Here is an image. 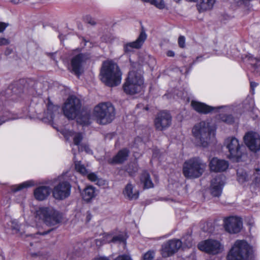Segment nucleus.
I'll return each instance as SVG.
<instances>
[{
  "instance_id": "c9c22d12",
  "label": "nucleus",
  "mask_w": 260,
  "mask_h": 260,
  "mask_svg": "<svg viewBox=\"0 0 260 260\" xmlns=\"http://www.w3.org/2000/svg\"><path fill=\"white\" fill-rule=\"evenodd\" d=\"M220 119L221 120L228 124H232L234 121V117L231 115H220Z\"/></svg>"
},
{
  "instance_id": "4d7b16f0",
  "label": "nucleus",
  "mask_w": 260,
  "mask_h": 260,
  "mask_svg": "<svg viewBox=\"0 0 260 260\" xmlns=\"http://www.w3.org/2000/svg\"><path fill=\"white\" fill-rule=\"evenodd\" d=\"M11 50L9 49H7L6 51V54H10L11 53Z\"/></svg>"
},
{
  "instance_id": "dca6fc26",
  "label": "nucleus",
  "mask_w": 260,
  "mask_h": 260,
  "mask_svg": "<svg viewBox=\"0 0 260 260\" xmlns=\"http://www.w3.org/2000/svg\"><path fill=\"white\" fill-rule=\"evenodd\" d=\"M172 117L170 114L166 111H162L158 113L154 121L156 128L162 131L170 126Z\"/></svg>"
},
{
  "instance_id": "de8ad7c7",
  "label": "nucleus",
  "mask_w": 260,
  "mask_h": 260,
  "mask_svg": "<svg viewBox=\"0 0 260 260\" xmlns=\"http://www.w3.org/2000/svg\"><path fill=\"white\" fill-rule=\"evenodd\" d=\"M159 156V150L157 148L154 149L153 150V154H152L153 157L156 158V157H158Z\"/></svg>"
},
{
  "instance_id": "bb28decb",
  "label": "nucleus",
  "mask_w": 260,
  "mask_h": 260,
  "mask_svg": "<svg viewBox=\"0 0 260 260\" xmlns=\"http://www.w3.org/2000/svg\"><path fill=\"white\" fill-rule=\"evenodd\" d=\"M59 108L57 106L53 105L52 103L49 102L48 104L47 110L46 114V117L44 118L46 119L49 122H51L54 118V116L56 113H58Z\"/></svg>"
},
{
  "instance_id": "20e7f679",
  "label": "nucleus",
  "mask_w": 260,
  "mask_h": 260,
  "mask_svg": "<svg viewBox=\"0 0 260 260\" xmlns=\"http://www.w3.org/2000/svg\"><path fill=\"white\" fill-rule=\"evenodd\" d=\"M36 217L42 220L48 226H54L60 223L62 215L52 207H42L36 211Z\"/></svg>"
},
{
  "instance_id": "4be33fe9",
  "label": "nucleus",
  "mask_w": 260,
  "mask_h": 260,
  "mask_svg": "<svg viewBox=\"0 0 260 260\" xmlns=\"http://www.w3.org/2000/svg\"><path fill=\"white\" fill-rule=\"evenodd\" d=\"M134 185L128 183L123 190L124 197L129 200H135L138 199L139 192L137 190H134Z\"/></svg>"
},
{
  "instance_id": "7ed1b4c3",
  "label": "nucleus",
  "mask_w": 260,
  "mask_h": 260,
  "mask_svg": "<svg viewBox=\"0 0 260 260\" xmlns=\"http://www.w3.org/2000/svg\"><path fill=\"white\" fill-rule=\"evenodd\" d=\"M206 167V163L201 158L193 157L184 162L183 174L186 178H197L202 175Z\"/></svg>"
},
{
  "instance_id": "2eb2a0df",
  "label": "nucleus",
  "mask_w": 260,
  "mask_h": 260,
  "mask_svg": "<svg viewBox=\"0 0 260 260\" xmlns=\"http://www.w3.org/2000/svg\"><path fill=\"white\" fill-rule=\"evenodd\" d=\"M244 140L251 151L257 152L260 150V137L257 133L248 132L245 135Z\"/></svg>"
},
{
  "instance_id": "5701e85b",
  "label": "nucleus",
  "mask_w": 260,
  "mask_h": 260,
  "mask_svg": "<svg viewBox=\"0 0 260 260\" xmlns=\"http://www.w3.org/2000/svg\"><path fill=\"white\" fill-rule=\"evenodd\" d=\"M50 189L48 186H42L37 188L34 192L35 198L39 201L45 200L50 194Z\"/></svg>"
},
{
  "instance_id": "864d4df0",
  "label": "nucleus",
  "mask_w": 260,
  "mask_h": 260,
  "mask_svg": "<svg viewBox=\"0 0 260 260\" xmlns=\"http://www.w3.org/2000/svg\"><path fill=\"white\" fill-rule=\"evenodd\" d=\"M167 55L170 57H173L175 55V53L173 51H169L167 52Z\"/></svg>"
},
{
  "instance_id": "a211bd4d",
  "label": "nucleus",
  "mask_w": 260,
  "mask_h": 260,
  "mask_svg": "<svg viewBox=\"0 0 260 260\" xmlns=\"http://www.w3.org/2000/svg\"><path fill=\"white\" fill-rule=\"evenodd\" d=\"M191 105L195 111L203 114H207L213 111H217V110L220 109H223L225 111H226L229 109V108L226 106L211 107L206 105L203 103H201L195 101H192L191 102Z\"/></svg>"
},
{
  "instance_id": "8fccbe9b",
  "label": "nucleus",
  "mask_w": 260,
  "mask_h": 260,
  "mask_svg": "<svg viewBox=\"0 0 260 260\" xmlns=\"http://www.w3.org/2000/svg\"><path fill=\"white\" fill-rule=\"evenodd\" d=\"M8 26V24L4 22H0V32H3Z\"/></svg>"
},
{
  "instance_id": "9b49d317",
  "label": "nucleus",
  "mask_w": 260,
  "mask_h": 260,
  "mask_svg": "<svg viewBox=\"0 0 260 260\" xmlns=\"http://www.w3.org/2000/svg\"><path fill=\"white\" fill-rule=\"evenodd\" d=\"M89 58L87 54L74 52L71 60L72 72L77 76L80 75L83 72V64Z\"/></svg>"
},
{
  "instance_id": "a18cd8bd",
  "label": "nucleus",
  "mask_w": 260,
  "mask_h": 260,
  "mask_svg": "<svg viewBox=\"0 0 260 260\" xmlns=\"http://www.w3.org/2000/svg\"><path fill=\"white\" fill-rule=\"evenodd\" d=\"M10 43V40L9 39L0 37V46L8 45Z\"/></svg>"
},
{
  "instance_id": "603ef678",
  "label": "nucleus",
  "mask_w": 260,
  "mask_h": 260,
  "mask_svg": "<svg viewBox=\"0 0 260 260\" xmlns=\"http://www.w3.org/2000/svg\"><path fill=\"white\" fill-rule=\"evenodd\" d=\"M203 60V56H198L196 58V59L193 61V63H196L198 61H202Z\"/></svg>"
},
{
  "instance_id": "49530a36",
  "label": "nucleus",
  "mask_w": 260,
  "mask_h": 260,
  "mask_svg": "<svg viewBox=\"0 0 260 260\" xmlns=\"http://www.w3.org/2000/svg\"><path fill=\"white\" fill-rule=\"evenodd\" d=\"M115 260H132L127 255H121L118 256Z\"/></svg>"
},
{
  "instance_id": "393cba45",
  "label": "nucleus",
  "mask_w": 260,
  "mask_h": 260,
  "mask_svg": "<svg viewBox=\"0 0 260 260\" xmlns=\"http://www.w3.org/2000/svg\"><path fill=\"white\" fill-rule=\"evenodd\" d=\"M81 195L84 201H90L96 195L95 187L90 185L87 186L83 190Z\"/></svg>"
},
{
  "instance_id": "6e6552de",
  "label": "nucleus",
  "mask_w": 260,
  "mask_h": 260,
  "mask_svg": "<svg viewBox=\"0 0 260 260\" xmlns=\"http://www.w3.org/2000/svg\"><path fill=\"white\" fill-rule=\"evenodd\" d=\"M81 107L80 100L75 96H71L65 102L62 110L66 117L73 119L79 114Z\"/></svg>"
},
{
  "instance_id": "e433bc0d",
  "label": "nucleus",
  "mask_w": 260,
  "mask_h": 260,
  "mask_svg": "<svg viewBox=\"0 0 260 260\" xmlns=\"http://www.w3.org/2000/svg\"><path fill=\"white\" fill-rule=\"evenodd\" d=\"M246 109L247 111L250 112V115L253 118L254 116H257V113L258 112V110L254 108L253 102L251 101L249 106L248 107H246Z\"/></svg>"
},
{
  "instance_id": "412c9836",
  "label": "nucleus",
  "mask_w": 260,
  "mask_h": 260,
  "mask_svg": "<svg viewBox=\"0 0 260 260\" xmlns=\"http://www.w3.org/2000/svg\"><path fill=\"white\" fill-rule=\"evenodd\" d=\"M129 153V151L127 149H122L119 151L114 157L109 159L108 162L111 164H122L127 159Z\"/></svg>"
},
{
  "instance_id": "473e14b6",
  "label": "nucleus",
  "mask_w": 260,
  "mask_h": 260,
  "mask_svg": "<svg viewBox=\"0 0 260 260\" xmlns=\"http://www.w3.org/2000/svg\"><path fill=\"white\" fill-rule=\"evenodd\" d=\"M144 3H149L151 5H154L157 8L159 9H163L165 7V3L164 0H141Z\"/></svg>"
},
{
  "instance_id": "1a4fd4ad",
  "label": "nucleus",
  "mask_w": 260,
  "mask_h": 260,
  "mask_svg": "<svg viewBox=\"0 0 260 260\" xmlns=\"http://www.w3.org/2000/svg\"><path fill=\"white\" fill-rule=\"evenodd\" d=\"M224 146L228 150V157L239 161L242 155V145H240L239 140L235 137H229L225 140Z\"/></svg>"
},
{
  "instance_id": "7c9ffc66",
  "label": "nucleus",
  "mask_w": 260,
  "mask_h": 260,
  "mask_svg": "<svg viewBox=\"0 0 260 260\" xmlns=\"http://www.w3.org/2000/svg\"><path fill=\"white\" fill-rule=\"evenodd\" d=\"M127 236L126 234H120L117 236H113L109 238V240H105L106 242H113L114 243H123L125 244V241L127 239Z\"/></svg>"
},
{
  "instance_id": "2f4dec72",
  "label": "nucleus",
  "mask_w": 260,
  "mask_h": 260,
  "mask_svg": "<svg viewBox=\"0 0 260 260\" xmlns=\"http://www.w3.org/2000/svg\"><path fill=\"white\" fill-rule=\"evenodd\" d=\"M237 180L242 183L249 180V177L247 173L243 169H239L237 170Z\"/></svg>"
},
{
  "instance_id": "cd10ccee",
  "label": "nucleus",
  "mask_w": 260,
  "mask_h": 260,
  "mask_svg": "<svg viewBox=\"0 0 260 260\" xmlns=\"http://www.w3.org/2000/svg\"><path fill=\"white\" fill-rule=\"evenodd\" d=\"M73 153L74 155V161L75 164V168L77 172L82 174L83 176L86 175L88 173V170L86 167L81 162V161H78L76 160L75 153L74 150H72Z\"/></svg>"
},
{
  "instance_id": "0eeeda50",
  "label": "nucleus",
  "mask_w": 260,
  "mask_h": 260,
  "mask_svg": "<svg viewBox=\"0 0 260 260\" xmlns=\"http://www.w3.org/2000/svg\"><path fill=\"white\" fill-rule=\"evenodd\" d=\"M143 87V79L141 75L135 71H130L123 85L124 91L129 94H134L141 91Z\"/></svg>"
},
{
  "instance_id": "79ce46f5",
  "label": "nucleus",
  "mask_w": 260,
  "mask_h": 260,
  "mask_svg": "<svg viewBox=\"0 0 260 260\" xmlns=\"http://www.w3.org/2000/svg\"><path fill=\"white\" fill-rule=\"evenodd\" d=\"M78 150L79 151H85L87 153H91V150L89 146L86 144H81L78 146Z\"/></svg>"
},
{
  "instance_id": "f03ea898",
  "label": "nucleus",
  "mask_w": 260,
  "mask_h": 260,
  "mask_svg": "<svg viewBox=\"0 0 260 260\" xmlns=\"http://www.w3.org/2000/svg\"><path fill=\"white\" fill-rule=\"evenodd\" d=\"M192 133L196 145L203 147H207L210 143L212 137H214L215 135L214 131L209 123L205 121L194 125Z\"/></svg>"
},
{
  "instance_id": "37998d69",
  "label": "nucleus",
  "mask_w": 260,
  "mask_h": 260,
  "mask_svg": "<svg viewBox=\"0 0 260 260\" xmlns=\"http://www.w3.org/2000/svg\"><path fill=\"white\" fill-rule=\"evenodd\" d=\"M85 21H86V23L91 25H95L96 24L95 19L90 16H86L85 17Z\"/></svg>"
},
{
  "instance_id": "b1692460",
  "label": "nucleus",
  "mask_w": 260,
  "mask_h": 260,
  "mask_svg": "<svg viewBox=\"0 0 260 260\" xmlns=\"http://www.w3.org/2000/svg\"><path fill=\"white\" fill-rule=\"evenodd\" d=\"M245 59L251 66L253 72L260 76V58L254 57L252 54H248Z\"/></svg>"
},
{
  "instance_id": "3c124183",
  "label": "nucleus",
  "mask_w": 260,
  "mask_h": 260,
  "mask_svg": "<svg viewBox=\"0 0 260 260\" xmlns=\"http://www.w3.org/2000/svg\"><path fill=\"white\" fill-rule=\"evenodd\" d=\"M51 230H48L47 231H45V232H38L37 233V235H47V234L49 233L51 231Z\"/></svg>"
},
{
  "instance_id": "c85d7f7f",
  "label": "nucleus",
  "mask_w": 260,
  "mask_h": 260,
  "mask_svg": "<svg viewBox=\"0 0 260 260\" xmlns=\"http://www.w3.org/2000/svg\"><path fill=\"white\" fill-rule=\"evenodd\" d=\"M215 3V0H202L201 3L198 6V9L200 12L211 10Z\"/></svg>"
},
{
  "instance_id": "f8f14e48",
  "label": "nucleus",
  "mask_w": 260,
  "mask_h": 260,
  "mask_svg": "<svg viewBox=\"0 0 260 260\" xmlns=\"http://www.w3.org/2000/svg\"><path fill=\"white\" fill-rule=\"evenodd\" d=\"M71 185L68 181L60 182L52 191L53 197L56 200H63L70 196Z\"/></svg>"
},
{
  "instance_id": "052dcab7",
  "label": "nucleus",
  "mask_w": 260,
  "mask_h": 260,
  "mask_svg": "<svg viewBox=\"0 0 260 260\" xmlns=\"http://www.w3.org/2000/svg\"><path fill=\"white\" fill-rule=\"evenodd\" d=\"M10 92V90H7V93H9Z\"/></svg>"
},
{
  "instance_id": "f704fd0d",
  "label": "nucleus",
  "mask_w": 260,
  "mask_h": 260,
  "mask_svg": "<svg viewBox=\"0 0 260 260\" xmlns=\"http://www.w3.org/2000/svg\"><path fill=\"white\" fill-rule=\"evenodd\" d=\"M138 171V166L137 163H131L127 168V171L131 176H133Z\"/></svg>"
},
{
  "instance_id": "aec40b11",
  "label": "nucleus",
  "mask_w": 260,
  "mask_h": 260,
  "mask_svg": "<svg viewBox=\"0 0 260 260\" xmlns=\"http://www.w3.org/2000/svg\"><path fill=\"white\" fill-rule=\"evenodd\" d=\"M209 166L211 171L223 172L228 168L229 162L225 160L213 157L210 161Z\"/></svg>"
},
{
  "instance_id": "58836bf2",
  "label": "nucleus",
  "mask_w": 260,
  "mask_h": 260,
  "mask_svg": "<svg viewBox=\"0 0 260 260\" xmlns=\"http://www.w3.org/2000/svg\"><path fill=\"white\" fill-rule=\"evenodd\" d=\"M110 237V235H106L101 239H96L95 240V244L97 246H101L103 244H105L106 243H109V242H106L105 240H109V238Z\"/></svg>"
},
{
  "instance_id": "9d476101",
  "label": "nucleus",
  "mask_w": 260,
  "mask_h": 260,
  "mask_svg": "<svg viewBox=\"0 0 260 260\" xmlns=\"http://www.w3.org/2000/svg\"><path fill=\"white\" fill-rule=\"evenodd\" d=\"M198 248L207 253L216 255L222 252L223 246L216 240L209 239L200 242L198 245Z\"/></svg>"
},
{
  "instance_id": "5fc2aeb1",
  "label": "nucleus",
  "mask_w": 260,
  "mask_h": 260,
  "mask_svg": "<svg viewBox=\"0 0 260 260\" xmlns=\"http://www.w3.org/2000/svg\"><path fill=\"white\" fill-rule=\"evenodd\" d=\"M257 84L254 82H250V86L251 88L253 89L257 86Z\"/></svg>"
},
{
  "instance_id": "bf43d9fd",
  "label": "nucleus",
  "mask_w": 260,
  "mask_h": 260,
  "mask_svg": "<svg viewBox=\"0 0 260 260\" xmlns=\"http://www.w3.org/2000/svg\"><path fill=\"white\" fill-rule=\"evenodd\" d=\"M12 2H13L15 4H17V3H18V0H12Z\"/></svg>"
},
{
  "instance_id": "c03bdc74",
  "label": "nucleus",
  "mask_w": 260,
  "mask_h": 260,
  "mask_svg": "<svg viewBox=\"0 0 260 260\" xmlns=\"http://www.w3.org/2000/svg\"><path fill=\"white\" fill-rule=\"evenodd\" d=\"M179 46L183 48L185 46V38L184 36H181L178 38Z\"/></svg>"
},
{
  "instance_id": "f257e3e1",
  "label": "nucleus",
  "mask_w": 260,
  "mask_h": 260,
  "mask_svg": "<svg viewBox=\"0 0 260 260\" xmlns=\"http://www.w3.org/2000/svg\"><path fill=\"white\" fill-rule=\"evenodd\" d=\"M100 77L103 83L112 87L121 83V73L116 63L112 61H106L103 63Z\"/></svg>"
},
{
  "instance_id": "6e6d98bb",
  "label": "nucleus",
  "mask_w": 260,
  "mask_h": 260,
  "mask_svg": "<svg viewBox=\"0 0 260 260\" xmlns=\"http://www.w3.org/2000/svg\"><path fill=\"white\" fill-rule=\"evenodd\" d=\"M94 260H109L108 258L106 257H100L95 258Z\"/></svg>"
},
{
  "instance_id": "4468645a",
  "label": "nucleus",
  "mask_w": 260,
  "mask_h": 260,
  "mask_svg": "<svg viewBox=\"0 0 260 260\" xmlns=\"http://www.w3.org/2000/svg\"><path fill=\"white\" fill-rule=\"evenodd\" d=\"M242 224L241 219L237 217H229L224 221L225 230L231 234L239 233L242 229Z\"/></svg>"
},
{
  "instance_id": "13d9d810",
  "label": "nucleus",
  "mask_w": 260,
  "mask_h": 260,
  "mask_svg": "<svg viewBox=\"0 0 260 260\" xmlns=\"http://www.w3.org/2000/svg\"><path fill=\"white\" fill-rule=\"evenodd\" d=\"M187 246H191V243L189 241L188 243H185Z\"/></svg>"
},
{
  "instance_id": "39448f33",
  "label": "nucleus",
  "mask_w": 260,
  "mask_h": 260,
  "mask_svg": "<svg viewBox=\"0 0 260 260\" xmlns=\"http://www.w3.org/2000/svg\"><path fill=\"white\" fill-rule=\"evenodd\" d=\"M94 115L101 124L110 123L115 117V109L111 103H101L95 107Z\"/></svg>"
},
{
  "instance_id": "a878e982",
  "label": "nucleus",
  "mask_w": 260,
  "mask_h": 260,
  "mask_svg": "<svg viewBox=\"0 0 260 260\" xmlns=\"http://www.w3.org/2000/svg\"><path fill=\"white\" fill-rule=\"evenodd\" d=\"M140 179L144 189H149L154 187L150 174L147 172L143 171L141 174Z\"/></svg>"
},
{
  "instance_id": "ddd939ff",
  "label": "nucleus",
  "mask_w": 260,
  "mask_h": 260,
  "mask_svg": "<svg viewBox=\"0 0 260 260\" xmlns=\"http://www.w3.org/2000/svg\"><path fill=\"white\" fill-rule=\"evenodd\" d=\"M181 246L182 242L180 240H170L161 246L162 256L164 257L170 256L176 252Z\"/></svg>"
},
{
  "instance_id": "423d86ee",
  "label": "nucleus",
  "mask_w": 260,
  "mask_h": 260,
  "mask_svg": "<svg viewBox=\"0 0 260 260\" xmlns=\"http://www.w3.org/2000/svg\"><path fill=\"white\" fill-rule=\"evenodd\" d=\"M251 247L245 240H237L227 255L228 260H248Z\"/></svg>"
},
{
  "instance_id": "c756f323",
  "label": "nucleus",
  "mask_w": 260,
  "mask_h": 260,
  "mask_svg": "<svg viewBox=\"0 0 260 260\" xmlns=\"http://www.w3.org/2000/svg\"><path fill=\"white\" fill-rule=\"evenodd\" d=\"M73 137L74 143L75 145L79 146L80 145V142L83 139V135L81 133H75L72 131L67 132L65 134V137H68V136Z\"/></svg>"
},
{
  "instance_id": "e2e57ef3",
  "label": "nucleus",
  "mask_w": 260,
  "mask_h": 260,
  "mask_svg": "<svg viewBox=\"0 0 260 260\" xmlns=\"http://www.w3.org/2000/svg\"><path fill=\"white\" fill-rule=\"evenodd\" d=\"M30 245L32 246V244L31 243H30Z\"/></svg>"
},
{
  "instance_id": "6ab92c4d",
  "label": "nucleus",
  "mask_w": 260,
  "mask_h": 260,
  "mask_svg": "<svg viewBox=\"0 0 260 260\" xmlns=\"http://www.w3.org/2000/svg\"><path fill=\"white\" fill-rule=\"evenodd\" d=\"M147 38V35L144 30L140 34L137 39L134 42L125 44L123 46V50L125 53L131 52L134 49H140L144 44Z\"/></svg>"
},
{
  "instance_id": "09e8293b",
  "label": "nucleus",
  "mask_w": 260,
  "mask_h": 260,
  "mask_svg": "<svg viewBox=\"0 0 260 260\" xmlns=\"http://www.w3.org/2000/svg\"><path fill=\"white\" fill-rule=\"evenodd\" d=\"M12 228L13 230H15L16 232H18L19 231V225L15 222H12Z\"/></svg>"
},
{
  "instance_id": "72a5a7b5",
  "label": "nucleus",
  "mask_w": 260,
  "mask_h": 260,
  "mask_svg": "<svg viewBox=\"0 0 260 260\" xmlns=\"http://www.w3.org/2000/svg\"><path fill=\"white\" fill-rule=\"evenodd\" d=\"M34 185V182L32 181H28L23 182L21 184L14 186L13 190L14 192L19 191L24 188H27Z\"/></svg>"
},
{
  "instance_id": "680f3d73",
  "label": "nucleus",
  "mask_w": 260,
  "mask_h": 260,
  "mask_svg": "<svg viewBox=\"0 0 260 260\" xmlns=\"http://www.w3.org/2000/svg\"><path fill=\"white\" fill-rule=\"evenodd\" d=\"M11 99H12V100H14V98H13V97H12V98H11Z\"/></svg>"
},
{
  "instance_id": "ea45409f",
  "label": "nucleus",
  "mask_w": 260,
  "mask_h": 260,
  "mask_svg": "<svg viewBox=\"0 0 260 260\" xmlns=\"http://www.w3.org/2000/svg\"><path fill=\"white\" fill-rule=\"evenodd\" d=\"M154 255L155 252L153 250H149L144 254L142 260H153Z\"/></svg>"
},
{
  "instance_id": "f3484780",
  "label": "nucleus",
  "mask_w": 260,
  "mask_h": 260,
  "mask_svg": "<svg viewBox=\"0 0 260 260\" xmlns=\"http://www.w3.org/2000/svg\"><path fill=\"white\" fill-rule=\"evenodd\" d=\"M225 177L222 175H219L214 178L211 182L210 191L212 196L219 197L225 183Z\"/></svg>"
},
{
  "instance_id": "4c0bfd02",
  "label": "nucleus",
  "mask_w": 260,
  "mask_h": 260,
  "mask_svg": "<svg viewBox=\"0 0 260 260\" xmlns=\"http://www.w3.org/2000/svg\"><path fill=\"white\" fill-rule=\"evenodd\" d=\"M86 176H87L89 180L93 182H96V184H98L99 181V178L95 173L90 172L88 171V173Z\"/></svg>"
},
{
  "instance_id": "a19ab883",
  "label": "nucleus",
  "mask_w": 260,
  "mask_h": 260,
  "mask_svg": "<svg viewBox=\"0 0 260 260\" xmlns=\"http://www.w3.org/2000/svg\"><path fill=\"white\" fill-rule=\"evenodd\" d=\"M83 124L88 125L90 123V114L86 112V113L80 118V121Z\"/></svg>"
}]
</instances>
